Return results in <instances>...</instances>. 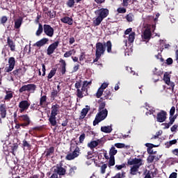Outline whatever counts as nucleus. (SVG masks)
<instances>
[{
    "instance_id": "62",
    "label": "nucleus",
    "mask_w": 178,
    "mask_h": 178,
    "mask_svg": "<svg viewBox=\"0 0 178 178\" xmlns=\"http://www.w3.org/2000/svg\"><path fill=\"white\" fill-rule=\"evenodd\" d=\"M108 86H109L108 83H104L102 84V86H100V88H102L104 91V90H105V88H106L108 87Z\"/></svg>"
},
{
    "instance_id": "31",
    "label": "nucleus",
    "mask_w": 178,
    "mask_h": 178,
    "mask_svg": "<svg viewBox=\"0 0 178 178\" xmlns=\"http://www.w3.org/2000/svg\"><path fill=\"white\" fill-rule=\"evenodd\" d=\"M22 23H23V19L22 18L17 19L15 22V29H20V26H22Z\"/></svg>"
},
{
    "instance_id": "8",
    "label": "nucleus",
    "mask_w": 178,
    "mask_h": 178,
    "mask_svg": "<svg viewBox=\"0 0 178 178\" xmlns=\"http://www.w3.org/2000/svg\"><path fill=\"white\" fill-rule=\"evenodd\" d=\"M127 163L128 165H133L134 167L138 168L139 169L140 166H143V165H144V162L143 161V159H138V158L131 159L128 160Z\"/></svg>"
},
{
    "instance_id": "60",
    "label": "nucleus",
    "mask_w": 178,
    "mask_h": 178,
    "mask_svg": "<svg viewBox=\"0 0 178 178\" xmlns=\"http://www.w3.org/2000/svg\"><path fill=\"white\" fill-rule=\"evenodd\" d=\"M161 126H164L163 129H169V127H170V126L172 125L168 122V123H163L161 124Z\"/></svg>"
},
{
    "instance_id": "22",
    "label": "nucleus",
    "mask_w": 178,
    "mask_h": 178,
    "mask_svg": "<svg viewBox=\"0 0 178 178\" xmlns=\"http://www.w3.org/2000/svg\"><path fill=\"white\" fill-rule=\"evenodd\" d=\"M60 22L62 23H65V24H68L69 26H72V24H73V18L70 17H64L60 19Z\"/></svg>"
},
{
    "instance_id": "30",
    "label": "nucleus",
    "mask_w": 178,
    "mask_h": 178,
    "mask_svg": "<svg viewBox=\"0 0 178 178\" xmlns=\"http://www.w3.org/2000/svg\"><path fill=\"white\" fill-rule=\"evenodd\" d=\"M177 143V140H176V139L170 140V141L165 143V148H170V147H172V145H175V144H176Z\"/></svg>"
},
{
    "instance_id": "26",
    "label": "nucleus",
    "mask_w": 178,
    "mask_h": 178,
    "mask_svg": "<svg viewBox=\"0 0 178 178\" xmlns=\"http://www.w3.org/2000/svg\"><path fill=\"white\" fill-rule=\"evenodd\" d=\"M49 122L50 123L51 126L55 127L57 124L56 122V115H51L49 116Z\"/></svg>"
},
{
    "instance_id": "13",
    "label": "nucleus",
    "mask_w": 178,
    "mask_h": 178,
    "mask_svg": "<svg viewBox=\"0 0 178 178\" xmlns=\"http://www.w3.org/2000/svg\"><path fill=\"white\" fill-rule=\"evenodd\" d=\"M58 47H59V41L51 43L47 49V54L49 56L52 55Z\"/></svg>"
},
{
    "instance_id": "9",
    "label": "nucleus",
    "mask_w": 178,
    "mask_h": 178,
    "mask_svg": "<svg viewBox=\"0 0 178 178\" xmlns=\"http://www.w3.org/2000/svg\"><path fill=\"white\" fill-rule=\"evenodd\" d=\"M31 102L28 100H22L19 103V108L20 113H23L25 111H27L30 108Z\"/></svg>"
},
{
    "instance_id": "48",
    "label": "nucleus",
    "mask_w": 178,
    "mask_h": 178,
    "mask_svg": "<svg viewBox=\"0 0 178 178\" xmlns=\"http://www.w3.org/2000/svg\"><path fill=\"white\" fill-rule=\"evenodd\" d=\"M1 24L5 25V24L6 23V22H8V17L6 16H3L1 17V19H0Z\"/></svg>"
},
{
    "instance_id": "15",
    "label": "nucleus",
    "mask_w": 178,
    "mask_h": 178,
    "mask_svg": "<svg viewBox=\"0 0 178 178\" xmlns=\"http://www.w3.org/2000/svg\"><path fill=\"white\" fill-rule=\"evenodd\" d=\"M163 81H165V84L169 86V90H172V91L175 90V83L170 81V76H169V74H164Z\"/></svg>"
},
{
    "instance_id": "50",
    "label": "nucleus",
    "mask_w": 178,
    "mask_h": 178,
    "mask_svg": "<svg viewBox=\"0 0 178 178\" xmlns=\"http://www.w3.org/2000/svg\"><path fill=\"white\" fill-rule=\"evenodd\" d=\"M154 161H155V157H154L153 155H149L147 157V162H148V163H152V162H154Z\"/></svg>"
},
{
    "instance_id": "37",
    "label": "nucleus",
    "mask_w": 178,
    "mask_h": 178,
    "mask_svg": "<svg viewBox=\"0 0 178 178\" xmlns=\"http://www.w3.org/2000/svg\"><path fill=\"white\" fill-rule=\"evenodd\" d=\"M125 19L130 23L134 20V15H133V13H129L125 16Z\"/></svg>"
},
{
    "instance_id": "46",
    "label": "nucleus",
    "mask_w": 178,
    "mask_h": 178,
    "mask_svg": "<svg viewBox=\"0 0 178 178\" xmlns=\"http://www.w3.org/2000/svg\"><path fill=\"white\" fill-rule=\"evenodd\" d=\"M114 147H116V148H127V146L124 143H115Z\"/></svg>"
},
{
    "instance_id": "34",
    "label": "nucleus",
    "mask_w": 178,
    "mask_h": 178,
    "mask_svg": "<svg viewBox=\"0 0 178 178\" xmlns=\"http://www.w3.org/2000/svg\"><path fill=\"white\" fill-rule=\"evenodd\" d=\"M134 38H136V33L134 32H131L129 35V38H128V41L129 42H130L131 44L132 42H134Z\"/></svg>"
},
{
    "instance_id": "58",
    "label": "nucleus",
    "mask_w": 178,
    "mask_h": 178,
    "mask_svg": "<svg viewBox=\"0 0 178 178\" xmlns=\"http://www.w3.org/2000/svg\"><path fill=\"white\" fill-rule=\"evenodd\" d=\"M86 58V53L82 52L79 56V60L81 62Z\"/></svg>"
},
{
    "instance_id": "14",
    "label": "nucleus",
    "mask_w": 178,
    "mask_h": 178,
    "mask_svg": "<svg viewBox=\"0 0 178 178\" xmlns=\"http://www.w3.org/2000/svg\"><path fill=\"white\" fill-rule=\"evenodd\" d=\"M27 69H26V67H20L18 69L15 70L13 72V74L15 76V77H22L24 74H26Z\"/></svg>"
},
{
    "instance_id": "43",
    "label": "nucleus",
    "mask_w": 178,
    "mask_h": 178,
    "mask_svg": "<svg viewBox=\"0 0 178 178\" xmlns=\"http://www.w3.org/2000/svg\"><path fill=\"white\" fill-rule=\"evenodd\" d=\"M11 98H13V93H12V92H6V95L4 97V99H6V101H8L9 99H11Z\"/></svg>"
},
{
    "instance_id": "42",
    "label": "nucleus",
    "mask_w": 178,
    "mask_h": 178,
    "mask_svg": "<svg viewBox=\"0 0 178 178\" xmlns=\"http://www.w3.org/2000/svg\"><path fill=\"white\" fill-rule=\"evenodd\" d=\"M108 166V168H111V166H115V157L110 156Z\"/></svg>"
},
{
    "instance_id": "51",
    "label": "nucleus",
    "mask_w": 178,
    "mask_h": 178,
    "mask_svg": "<svg viewBox=\"0 0 178 178\" xmlns=\"http://www.w3.org/2000/svg\"><path fill=\"white\" fill-rule=\"evenodd\" d=\"M123 168H126V164L122 163L121 165H115V169H117V170H122V169H123Z\"/></svg>"
},
{
    "instance_id": "12",
    "label": "nucleus",
    "mask_w": 178,
    "mask_h": 178,
    "mask_svg": "<svg viewBox=\"0 0 178 178\" xmlns=\"http://www.w3.org/2000/svg\"><path fill=\"white\" fill-rule=\"evenodd\" d=\"M63 166V163L60 162L56 165V169H54V172L60 176H65V175H66V168Z\"/></svg>"
},
{
    "instance_id": "25",
    "label": "nucleus",
    "mask_w": 178,
    "mask_h": 178,
    "mask_svg": "<svg viewBox=\"0 0 178 178\" xmlns=\"http://www.w3.org/2000/svg\"><path fill=\"white\" fill-rule=\"evenodd\" d=\"M54 152H55V147H50L49 148L45 149L44 154L45 156H51V155H54Z\"/></svg>"
},
{
    "instance_id": "33",
    "label": "nucleus",
    "mask_w": 178,
    "mask_h": 178,
    "mask_svg": "<svg viewBox=\"0 0 178 178\" xmlns=\"http://www.w3.org/2000/svg\"><path fill=\"white\" fill-rule=\"evenodd\" d=\"M76 170H77V167L76 166L71 167L68 171L69 176H74V173H76Z\"/></svg>"
},
{
    "instance_id": "39",
    "label": "nucleus",
    "mask_w": 178,
    "mask_h": 178,
    "mask_svg": "<svg viewBox=\"0 0 178 178\" xmlns=\"http://www.w3.org/2000/svg\"><path fill=\"white\" fill-rule=\"evenodd\" d=\"M73 52L74 54H76V51L74 49L70 50L69 51L65 52L64 54V58H69L72 56V55H73Z\"/></svg>"
},
{
    "instance_id": "52",
    "label": "nucleus",
    "mask_w": 178,
    "mask_h": 178,
    "mask_svg": "<svg viewBox=\"0 0 178 178\" xmlns=\"http://www.w3.org/2000/svg\"><path fill=\"white\" fill-rule=\"evenodd\" d=\"M86 139V134H82L80 136H79V143L81 144H83L84 140Z\"/></svg>"
},
{
    "instance_id": "28",
    "label": "nucleus",
    "mask_w": 178,
    "mask_h": 178,
    "mask_svg": "<svg viewBox=\"0 0 178 178\" xmlns=\"http://www.w3.org/2000/svg\"><path fill=\"white\" fill-rule=\"evenodd\" d=\"M42 31H44V27H42V24H39L38 29L35 33V35H37V37H40V35L42 34Z\"/></svg>"
},
{
    "instance_id": "45",
    "label": "nucleus",
    "mask_w": 178,
    "mask_h": 178,
    "mask_svg": "<svg viewBox=\"0 0 178 178\" xmlns=\"http://www.w3.org/2000/svg\"><path fill=\"white\" fill-rule=\"evenodd\" d=\"M105 94L106 95H104L103 99H111V95H112V93H111V91L106 90Z\"/></svg>"
},
{
    "instance_id": "35",
    "label": "nucleus",
    "mask_w": 178,
    "mask_h": 178,
    "mask_svg": "<svg viewBox=\"0 0 178 178\" xmlns=\"http://www.w3.org/2000/svg\"><path fill=\"white\" fill-rule=\"evenodd\" d=\"M45 102H47V95L41 96L40 99V106H44V105H45Z\"/></svg>"
},
{
    "instance_id": "2",
    "label": "nucleus",
    "mask_w": 178,
    "mask_h": 178,
    "mask_svg": "<svg viewBox=\"0 0 178 178\" xmlns=\"http://www.w3.org/2000/svg\"><path fill=\"white\" fill-rule=\"evenodd\" d=\"M79 143H77L75 140H71L70 151L66 156L65 159L67 161H73V159H76L80 155V147H79Z\"/></svg>"
},
{
    "instance_id": "7",
    "label": "nucleus",
    "mask_w": 178,
    "mask_h": 178,
    "mask_svg": "<svg viewBox=\"0 0 178 178\" xmlns=\"http://www.w3.org/2000/svg\"><path fill=\"white\" fill-rule=\"evenodd\" d=\"M35 90H37V86L34 83L27 84L22 86L19 89V92H31V94H34L35 92Z\"/></svg>"
},
{
    "instance_id": "16",
    "label": "nucleus",
    "mask_w": 178,
    "mask_h": 178,
    "mask_svg": "<svg viewBox=\"0 0 178 178\" xmlns=\"http://www.w3.org/2000/svg\"><path fill=\"white\" fill-rule=\"evenodd\" d=\"M8 67H6V72L9 73V72H12L13 69H15V65H16V60L14 57H10L8 59Z\"/></svg>"
},
{
    "instance_id": "23",
    "label": "nucleus",
    "mask_w": 178,
    "mask_h": 178,
    "mask_svg": "<svg viewBox=\"0 0 178 178\" xmlns=\"http://www.w3.org/2000/svg\"><path fill=\"white\" fill-rule=\"evenodd\" d=\"M0 115L2 119H5L6 118V105L1 104L0 105Z\"/></svg>"
},
{
    "instance_id": "3",
    "label": "nucleus",
    "mask_w": 178,
    "mask_h": 178,
    "mask_svg": "<svg viewBox=\"0 0 178 178\" xmlns=\"http://www.w3.org/2000/svg\"><path fill=\"white\" fill-rule=\"evenodd\" d=\"M108 54H112V42L110 40L107 41L106 42H98L96 43V51L95 54L100 56L105 54V51H106Z\"/></svg>"
},
{
    "instance_id": "27",
    "label": "nucleus",
    "mask_w": 178,
    "mask_h": 178,
    "mask_svg": "<svg viewBox=\"0 0 178 178\" xmlns=\"http://www.w3.org/2000/svg\"><path fill=\"white\" fill-rule=\"evenodd\" d=\"M112 126H104L101 127V131L103 133H112Z\"/></svg>"
},
{
    "instance_id": "40",
    "label": "nucleus",
    "mask_w": 178,
    "mask_h": 178,
    "mask_svg": "<svg viewBox=\"0 0 178 178\" xmlns=\"http://www.w3.org/2000/svg\"><path fill=\"white\" fill-rule=\"evenodd\" d=\"M87 113H88V109L83 108L81 112V119H84L86 116H87Z\"/></svg>"
},
{
    "instance_id": "54",
    "label": "nucleus",
    "mask_w": 178,
    "mask_h": 178,
    "mask_svg": "<svg viewBox=\"0 0 178 178\" xmlns=\"http://www.w3.org/2000/svg\"><path fill=\"white\" fill-rule=\"evenodd\" d=\"M154 112H155V109L152 107L149 106V112L146 113V115L148 116V115H153Z\"/></svg>"
},
{
    "instance_id": "56",
    "label": "nucleus",
    "mask_w": 178,
    "mask_h": 178,
    "mask_svg": "<svg viewBox=\"0 0 178 178\" xmlns=\"http://www.w3.org/2000/svg\"><path fill=\"white\" fill-rule=\"evenodd\" d=\"M47 15L50 17V19H54V17H55V13H54V11H48Z\"/></svg>"
},
{
    "instance_id": "57",
    "label": "nucleus",
    "mask_w": 178,
    "mask_h": 178,
    "mask_svg": "<svg viewBox=\"0 0 178 178\" xmlns=\"http://www.w3.org/2000/svg\"><path fill=\"white\" fill-rule=\"evenodd\" d=\"M169 119H170V122L168 123L172 126V124H173V123H175V120L176 118L175 117L170 115Z\"/></svg>"
},
{
    "instance_id": "41",
    "label": "nucleus",
    "mask_w": 178,
    "mask_h": 178,
    "mask_svg": "<svg viewBox=\"0 0 178 178\" xmlns=\"http://www.w3.org/2000/svg\"><path fill=\"white\" fill-rule=\"evenodd\" d=\"M58 94H59V92L55 89H53L51 93V98L55 99V98L58 97Z\"/></svg>"
},
{
    "instance_id": "36",
    "label": "nucleus",
    "mask_w": 178,
    "mask_h": 178,
    "mask_svg": "<svg viewBox=\"0 0 178 178\" xmlns=\"http://www.w3.org/2000/svg\"><path fill=\"white\" fill-rule=\"evenodd\" d=\"M140 168H137V167H134V166H131V170H130V173H131V175H137V173H138V170H139Z\"/></svg>"
},
{
    "instance_id": "44",
    "label": "nucleus",
    "mask_w": 178,
    "mask_h": 178,
    "mask_svg": "<svg viewBox=\"0 0 178 178\" xmlns=\"http://www.w3.org/2000/svg\"><path fill=\"white\" fill-rule=\"evenodd\" d=\"M103 94H104V90H102V88H99L97 92H96L97 98H101Z\"/></svg>"
},
{
    "instance_id": "11",
    "label": "nucleus",
    "mask_w": 178,
    "mask_h": 178,
    "mask_svg": "<svg viewBox=\"0 0 178 178\" xmlns=\"http://www.w3.org/2000/svg\"><path fill=\"white\" fill-rule=\"evenodd\" d=\"M43 31L44 34L47 35V37H50V38L54 37V30L51 25L44 24L43 26Z\"/></svg>"
},
{
    "instance_id": "38",
    "label": "nucleus",
    "mask_w": 178,
    "mask_h": 178,
    "mask_svg": "<svg viewBox=\"0 0 178 178\" xmlns=\"http://www.w3.org/2000/svg\"><path fill=\"white\" fill-rule=\"evenodd\" d=\"M108 168V165L104 163L100 167V173L102 175H105V172H106V168Z\"/></svg>"
},
{
    "instance_id": "20",
    "label": "nucleus",
    "mask_w": 178,
    "mask_h": 178,
    "mask_svg": "<svg viewBox=\"0 0 178 178\" xmlns=\"http://www.w3.org/2000/svg\"><path fill=\"white\" fill-rule=\"evenodd\" d=\"M59 105L58 104H54L51 106V111L50 115L52 116H57L58 113H59Z\"/></svg>"
},
{
    "instance_id": "32",
    "label": "nucleus",
    "mask_w": 178,
    "mask_h": 178,
    "mask_svg": "<svg viewBox=\"0 0 178 178\" xmlns=\"http://www.w3.org/2000/svg\"><path fill=\"white\" fill-rule=\"evenodd\" d=\"M55 74H56V68H53L47 76L48 80H50V79H52V77H54Z\"/></svg>"
},
{
    "instance_id": "4",
    "label": "nucleus",
    "mask_w": 178,
    "mask_h": 178,
    "mask_svg": "<svg viewBox=\"0 0 178 178\" xmlns=\"http://www.w3.org/2000/svg\"><path fill=\"white\" fill-rule=\"evenodd\" d=\"M97 17L93 19V24L95 26H99L102 23L104 19L108 17L109 10L107 8H99L95 11Z\"/></svg>"
},
{
    "instance_id": "47",
    "label": "nucleus",
    "mask_w": 178,
    "mask_h": 178,
    "mask_svg": "<svg viewBox=\"0 0 178 178\" xmlns=\"http://www.w3.org/2000/svg\"><path fill=\"white\" fill-rule=\"evenodd\" d=\"M117 12H118V13H126V12H127V10H126V8H124L123 7H120L117 9Z\"/></svg>"
},
{
    "instance_id": "10",
    "label": "nucleus",
    "mask_w": 178,
    "mask_h": 178,
    "mask_svg": "<svg viewBox=\"0 0 178 178\" xmlns=\"http://www.w3.org/2000/svg\"><path fill=\"white\" fill-rule=\"evenodd\" d=\"M20 122H24L21 124L22 127H29L30 123H31V120H30V117L28 115H22L19 116Z\"/></svg>"
},
{
    "instance_id": "17",
    "label": "nucleus",
    "mask_w": 178,
    "mask_h": 178,
    "mask_svg": "<svg viewBox=\"0 0 178 178\" xmlns=\"http://www.w3.org/2000/svg\"><path fill=\"white\" fill-rule=\"evenodd\" d=\"M166 111H161L160 113H157L156 121L159 123H163L166 120Z\"/></svg>"
},
{
    "instance_id": "19",
    "label": "nucleus",
    "mask_w": 178,
    "mask_h": 178,
    "mask_svg": "<svg viewBox=\"0 0 178 178\" xmlns=\"http://www.w3.org/2000/svg\"><path fill=\"white\" fill-rule=\"evenodd\" d=\"M7 45H8L12 52H15L16 51V44L10 37L7 38Z\"/></svg>"
},
{
    "instance_id": "5",
    "label": "nucleus",
    "mask_w": 178,
    "mask_h": 178,
    "mask_svg": "<svg viewBox=\"0 0 178 178\" xmlns=\"http://www.w3.org/2000/svg\"><path fill=\"white\" fill-rule=\"evenodd\" d=\"M106 116H108V110H106V108L102 111H99L98 113L96 115L95 120L93 121V126H97L98 123L102 122V120H105V119H106Z\"/></svg>"
},
{
    "instance_id": "59",
    "label": "nucleus",
    "mask_w": 178,
    "mask_h": 178,
    "mask_svg": "<svg viewBox=\"0 0 178 178\" xmlns=\"http://www.w3.org/2000/svg\"><path fill=\"white\" fill-rule=\"evenodd\" d=\"M122 6L127 8V6H129V0H122Z\"/></svg>"
},
{
    "instance_id": "21",
    "label": "nucleus",
    "mask_w": 178,
    "mask_h": 178,
    "mask_svg": "<svg viewBox=\"0 0 178 178\" xmlns=\"http://www.w3.org/2000/svg\"><path fill=\"white\" fill-rule=\"evenodd\" d=\"M101 144V140L98 139L97 140L91 141L88 144V147L90 148V149H94L96 147H98Z\"/></svg>"
},
{
    "instance_id": "55",
    "label": "nucleus",
    "mask_w": 178,
    "mask_h": 178,
    "mask_svg": "<svg viewBox=\"0 0 178 178\" xmlns=\"http://www.w3.org/2000/svg\"><path fill=\"white\" fill-rule=\"evenodd\" d=\"M175 112H176V108L175 106H172L170 110V116H173V115H175Z\"/></svg>"
},
{
    "instance_id": "6",
    "label": "nucleus",
    "mask_w": 178,
    "mask_h": 178,
    "mask_svg": "<svg viewBox=\"0 0 178 178\" xmlns=\"http://www.w3.org/2000/svg\"><path fill=\"white\" fill-rule=\"evenodd\" d=\"M156 27V26H155V24L149 25V28H146L142 33V40L144 41H149L152 35L151 31H155Z\"/></svg>"
},
{
    "instance_id": "53",
    "label": "nucleus",
    "mask_w": 178,
    "mask_h": 178,
    "mask_svg": "<svg viewBox=\"0 0 178 178\" xmlns=\"http://www.w3.org/2000/svg\"><path fill=\"white\" fill-rule=\"evenodd\" d=\"M106 104L105 102H102L100 104H99V111H105V106H106Z\"/></svg>"
},
{
    "instance_id": "24",
    "label": "nucleus",
    "mask_w": 178,
    "mask_h": 178,
    "mask_svg": "<svg viewBox=\"0 0 178 178\" xmlns=\"http://www.w3.org/2000/svg\"><path fill=\"white\" fill-rule=\"evenodd\" d=\"M60 63H61V67L60 69V74L63 75L66 73V61L63 59L60 60Z\"/></svg>"
},
{
    "instance_id": "18",
    "label": "nucleus",
    "mask_w": 178,
    "mask_h": 178,
    "mask_svg": "<svg viewBox=\"0 0 178 178\" xmlns=\"http://www.w3.org/2000/svg\"><path fill=\"white\" fill-rule=\"evenodd\" d=\"M48 41H49V40L48 38H44L41 39L40 40L36 42L33 44V47H38V48H41V47H44V45L47 44Z\"/></svg>"
},
{
    "instance_id": "29",
    "label": "nucleus",
    "mask_w": 178,
    "mask_h": 178,
    "mask_svg": "<svg viewBox=\"0 0 178 178\" xmlns=\"http://www.w3.org/2000/svg\"><path fill=\"white\" fill-rule=\"evenodd\" d=\"M118 154V150L115 147V146L111 147V148L109 150V155L111 157H115V155Z\"/></svg>"
},
{
    "instance_id": "64",
    "label": "nucleus",
    "mask_w": 178,
    "mask_h": 178,
    "mask_svg": "<svg viewBox=\"0 0 178 178\" xmlns=\"http://www.w3.org/2000/svg\"><path fill=\"white\" fill-rule=\"evenodd\" d=\"M169 178H177V173L172 172L170 175Z\"/></svg>"
},
{
    "instance_id": "63",
    "label": "nucleus",
    "mask_w": 178,
    "mask_h": 178,
    "mask_svg": "<svg viewBox=\"0 0 178 178\" xmlns=\"http://www.w3.org/2000/svg\"><path fill=\"white\" fill-rule=\"evenodd\" d=\"M145 147H147V148H154V147H156V145H154V144L152 143H146L145 144Z\"/></svg>"
},
{
    "instance_id": "49",
    "label": "nucleus",
    "mask_w": 178,
    "mask_h": 178,
    "mask_svg": "<svg viewBox=\"0 0 178 178\" xmlns=\"http://www.w3.org/2000/svg\"><path fill=\"white\" fill-rule=\"evenodd\" d=\"M67 5L69 8H73L74 6V0H68Z\"/></svg>"
},
{
    "instance_id": "1",
    "label": "nucleus",
    "mask_w": 178,
    "mask_h": 178,
    "mask_svg": "<svg viewBox=\"0 0 178 178\" xmlns=\"http://www.w3.org/2000/svg\"><path fill=\"white\" fill-rule=\"evenodd\" d=\"M92 84V81H81V79L76 81L74 87L76 89V97L78 98H83L84 95H88V88Z\"/></svg>"
},
{
    "instance_id": "61",
    "label": "nucleus",
    "mask_w": 178,
    "mask_h": 178,
    "mask_svg": "<svg viewBox=\"0 0 178 178\" xmlns=\"http://www.w3.org/2000/svg\"><path fill=\"white\" fill-rule=\"evenodd\" d=\"M23 146L27 147V148H30V143H29V142H27V140H23Z\"/></svg>"
}]
</instances>
